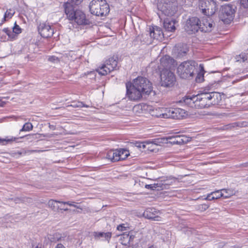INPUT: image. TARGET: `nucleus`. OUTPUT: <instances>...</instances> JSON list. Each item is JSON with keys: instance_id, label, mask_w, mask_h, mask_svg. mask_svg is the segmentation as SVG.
I'll list each match as a JSON object with an SVG mask.
<instances>
[{"instance_id": "obj_50", "label": "nucleus", "mask_w": 248, "mask_h": 248, "mask_svg": "<svg viewBox=\"0 0 248 248\" xmlns=\"http://www.w3.org/2000/svg\"><path fill=\"white\" fill-rule=\"evenodd\" d=\"M199 70H200V72H203V73H204V66H203V65L202 64H200V65H199Z\"/></svg>"}, {"instance_id": "obj_7", "label": "nucleus", "mask_w": 248, "mask_h": 248, "mask_svg": "<svg viewBox=\"0 0 248 248\" xmlns=\"http://www.w3.org/2000/svg\"><path fill=\"white\" fill-rule=\"evenodd\" d=\"M161 85L162 86L170 87L173 86L176 81L174 74L170 69H163L160 73Z\"/></svg>"}, {"instance_id": "obj_38", "label": "nucleus", "mask_w": 248, "mask_h": 248, "mask_svg": "<svg viewBox=\"0 0 248 248\" xmlns=\"http://www.w3.org/2000/svg\"><path fill=\"white\" fill-rule=\"evenodd\" d=\"M129 228L128 224H121L118 225L117 227V230L119 231H124Z\"/></svg>"}, {"instance_id": "obj_31", "label": "nucleus", "mask_w": 248, "mask_h": 248, "mask_svg": "<svg viewBox=\"0 0 248 248\" xmlns=\"http://www.w3.org/2000/svg\"><path fill=\"white\" fill-rule=\"evenodd\" d=\"M2 31L8 35L9 39L11 41L16 40V34L13 33V32H12V31L9 30V28H4L2 30Z\"/></svg>"}, {"instance_id": "obj_35", "label": "nucleus", "mask_w": 248, "mask_h": 248, "mask_svg": "<svg viewBox=\"0 0 248 248\" xmlns=\"http://www.w3.org/2000/svg\"><path fill=\"white\" fill-rule=\"evenodd\" d=\"M71 106L73 108H82V107H85V108H88L89 106L84 104L82 102L78 101L77 102H74L73 103L68 106V107Z\"/></svg>"}, {"instance_id": "obj_47", "label": "nucleus", "mask_w": 248, "mask_h": 248, "mask_svg": "<svg viewBox=\"0 0 248 248\" xmlns=\"http://www.w3.org/2000/svg\"><path fill=\"white\" fill-rule=\"evenodd\" d=\"M204 200L208 201H212L213 200H215V199L213 196L210 195V193H209L207 195L206 197L204 198Z\"/></svg>"}, {"instance_id": "obj_27", "label": "nucleus", "mask_w": 248, "mask_h": 248, "mask_svg": "<svg viewBox=\"0 0 248 248\" xmlns=\"http://www.w3.org/2000/svg\"><path fill=\"white\" fill-rule=\"evenodd\" d=\"M61 201L50 199L47 203L48 206L54 211H57L59 210L60 206L56 205V203H62Z\"/></svg>"}, {"instance_id": "obj_5", "label": "nucleus", "mask_w": 248, "mask_h": 248, "mask_svg": "<svg viewBox=\"0 0 248 248\" xmlns=\"http://www.w3.org/2000/svg\"><path fill=\"white\" fill-rule=\"evenodd\" d=\"M199 5L202 13L207 16L213 15L217 9L216 2L213 0H200Z\"/></svg>"}, {"instance_id": "obj_58", "label": "nucleus", "mask_w": 248, "mask_h": 248, "mask_svg": "<svg viewBox=\"0 0 248 248\" xmlns=\"http://www.w3.org/2000/svg\"><path fill=\"white\" fill-rule=\"evenodd\" d=\"M23 137H20V139H22V138H23Z\"/></svg>"}, {"instance_id": "obj_49", "label": "nucleus", "mask_w": 248, "mask_h": 248, "mask_svg": "<svg viewBox=\"0 0 248 248\" xmlns=\"http://www.w3.org/2000/svg\"><path fill=\"white\" fill-rule=\"evenodd\" d=\"M83 0H70V1L75 2L76 5H79Z\"/></svg>"}, {"instance_id": "obj_54", "label": "nucleus", "mask_w": 248, "mask_h": 248, "mask_svg": "<svg viewBox=\"0 0 248 248\" xmlns=\"http://www.w3.org/2000/svg\"><path fill=\"white\" fill-rule=\"evenodd\" d=\"M60 210H63L64 211H68V208H61L60 207V208H59Z\"/></svg>"}, {"instance_id": "obj_11", "label": "nucleus", "mask_w": 248, "mask_h": 248, "mask_svg": "<svg viewBox=\"0 0 248 248\" xmlns=\"http://www.w3.org/2000/svg\"><path fill=\"white\" fill-rule=\"evenodd\" d=\"M200 19L197 17L189 18L186 22L185 29L188 34H193L200 30Z\"/></svg>"}, {"instance_id": "obj_45", "label": "nucleus", "mask_w": 248, "mask_h": 248, "mask_svg": "<svg viewBox=\"0 0 248 248\" xmlns=\"http://www.w3.org/2000/svg\"><path fill=\"white\" fill-rule=\"evenodd\" d=\"M241 5L245 8H248V0H241Z\"/></svg>"}, {"instance_id": "obj_12", "label": "nucleus", "mask_w": 248, "mask_h": 248, "mask_svg": "<svg viewBox=\"0 0 248 248\" xmlns=\"http://www.w3.org/2000/svg\"><path fill=\"white\" fill-rule=\"evenodd\" d=\"M196 108H209L208 92H202L196 95Z\"/></svg>"}, {"instance_id": "obj_44", "label": "nucleus", "mask_w": 248, "mask_h": 248, "mask_svg": "<svg viewBox=\"0 0 248 248\" xmlns=\"http://www.w3.org/2000/svg\"><path fill=\"white\" fill-rule=\"evenodd\" d=\"M48 61L53 62H59L58 58L54 56L49 57Z\"/></svg>"}, {"instance_id": "obj_37", "label": "nucleus", "mask_w": 248, "mask_h": 248, "mask_svg": "<svg viewBox=\"0 0 248 248\" xmlns=\"http://www.w3.org/2000/svg\"><path fill=\"white\" fill-rule=\"evenodd\" d=\"M195 80L197 82L200 83L204 80V74L203 72H199L196 77Z\"/></svg>"}, {"instance_id": "obj_52", "label": "nucleus", "mask_w": 248, "mask_h": 248, "mask_svg": "<svg viewBox=\"0 0 248 248\" xmlns=\"http://www.w3.org/2000/svg\"><path fill=\"white\" fill-rule=\"evenodd\" d=\"M49 127L50 129H52L53 130L56 129V126L54 125H51L49 124Z\"/></svg>"}, {"instance_id": "obj_19", "label": "nucleus", "mask_w": 248, "mask_h": 248, "mask_svg": "<svg viewBox=\"0 0 248 248\" xmlns=\"http://www.w3.org/2000/svg\"><path fill=\"white\" fill-rule=\"evenodd\" d=\"M149 34L151 38L156 40H161L163 38V33L160 28L157 26L150 27Z\"/></svg>"}, {"instance_id": "obj_39", "label": "nucleus", "mask_w": 248, "mask_h": 248, "mask_svg": "<svg viewBox=\"0 0 248 248\" xmlns=\"http://www.w3.org/2000/svg\"><path fill=\"white\" fill-rule=\"evenodd\" d=\"M149 143L148 141L144 142H137L135 143V146L138 148H142L143 149L146 148V144Z\"/></svg>"}, {"instance_id": "obj_24", "label": "nucleus", "mask_w": 248, "mask_h": 248, "mask_svg": "<svg viewBox=\"0 0 248 248\" xmlns=\"http://www.w3.org/2000/svg\"><path fill=\"white\" fill-rule=\"evenodd\" d=\"M166 108H158L152 112V115L156 118H161L166 119Z\"/></svg>"}, {"instance_id": "obj_28", "label": "nucleus", "mask_w": 248, "mask_h": 248, "mask_svg": "<svg viewBox=\"0 0 248 248\" xmlns=\"http://www.w3.org/2000/svg\"><path fill=\"white\" fill-rule=\"evenodd\" d=\"M169 184V183H165L164 184H160V183H157V184H151V185H146L145 187L148 189H151L152 190H159L162 189L164 188V187L165 185H168Z\"/></svg>"}, {"instance_id": "obj_4", "label": "nucleus", "mask_w": 248, "mask_h": 248, "mask_svg": "<svg viewBox=\"0 0 248 248\" xmlns=\"http://www.w3.org/2000/svg\"><path fill=\"white\" fill-rule=\"evenodd\" d=\"M158 9L168 16H173L177 11L176 0H158Z\"/></svg>"}, {"instance_id": "obj_17", "label": "nucleus", "mask_w": 248, "mask_h": 248, "mask_svg": "<svg viewBox=\"0 0 248 248\" xmlns=\"http://www.w3.org/2000/svg\"><path fill=\"white\" fill-rule=\"evenodd\" d=\"M196 95H186L179 101L182 105L196 108Z\"/></svg>"}, {"instance_id": "obj_10", "label": "nucleus", "mask_w": 248, "mask_h": 248, "mask_svg": "<svg viewBox=\"0 0 248 248\" xmlns=\"http://www.w3.org/2000/svg\"><path fill=\"white\" fill-rule=\"evenodd\" d=\"M126 95L131 100H138L144 94L132 83L126 84Z\"/></svg>"}, {"instance_id": "obj_16", "label": "nucleus", "mask_w": 248, "mask_h": 248, "mask_svg": "<svg viewBox=\"0 0 248 248\" xmlns=\"http://www.w3.org/2000/svg\"><path fill=\"white\" fill-rule=\"evenodd\" d=\"M159 211L154 208H148L143 213V215L146 218L155 221L161 220V217H159Z\"/></svg>"}, {"instance_id": "obj_20", "label": "nucleus", "mask_w": 248, "mask_h": 248, "mask_svg": "<svg viewBox=\"0 0 248 248\" xmlns=\"http://www.w3.org/2000/svg\"><path fill=\"white\" fill-rule=\"evenodd\" d=\"M200 31L202 32H210L212 31L213 28V22L210 18L209 19H204L200 21Z\"/></svg>"}, {"instance_id": "obj_8", "label": "nucleus", "mask_w": 248, "mask_h": 248, "mask_svg": "<svg viewBox=\"0 0 248 248\" xmlns=\"http://www.w3.org/2000/svg\"><path fill=\"white\" fill-rule=\"evenodd\" d=\"M117 65V58L111 57L106 61L105 64L99 67L96 71L100 75L105 76L111 71L116 70Z\"/></svg>"}, {"instance_id": "obj_1", "label": "nucleus", "mask_w": 248, "mask_h": 248, "mask_svg": "<svg viewBox=\"0 0 248 248\" xmlns=\"http://www.w3.org/2000/svg\"><path fill=\"white\" fill-rule=\"evenodd\" d=\"M78 5L75 4V2L70 1V0L64 3V11L67 18L74 21L78 25H89V20L86 18L85 14L77 8Z\"/></svg>"}, {"instance_id": "obj_42", "label": "nucleus", "mask_w": 248, "mask_h": 248, "mask_svg": "<svg viewBox=\"0 0 248 248\" xmlns=\"http://www.w3.org/2000/svg\"><path fill=\"white\" fill-rule=\"evenodd\" d=\"M221 192H223L225 194L229 195V197L233 194V192L231 189H222Z\"/></svg>"}, {"instance_id": "obj_22", "label": "nucleus", "mask_w": 248, "mask_h": 248, "mask_svg": "<svg viewBox=\"0 0 248 248\" xmlns=\"http://www.w3.org/2000/svg\"><path fill=\"white\" fill-rule=\"evenodd\" d=\"M175 21L171 18H167L164 20V28L168 31H174L175 30Z\"/></svg>"}, {"instance_id": "obj_13", "label": "nucleus", "mask_w": 248, "mask_h": 248, "mask_svg": "<svg viewBox=\"0 0 248 248\" xmlns=\"http://www.w3.org/2000/svg\"><path fill=\"white\" fill-rule=\"evenodd\" d=\"M166 119H181L186 114L185 110L180 108H166Z\"/></svg>"}, {"instance_id": "obj_41", "label": "nucleus", "mask_w": 248, "mask_h": 248, "mask_svg": "<svg viewBox=\"0 0 248 248\" xmlns=\"http://www.w3.org/2000/svg\"><path fill=\"white\" fill-rule=\"evenodd\" d=\"M12 11V10L9 9V11L7 10L6 12L5 13L4 18L5 20L6 18H11L14 15L15 12H13V13H11V12Z\"/></svg>"}, {"instance_id": "obj_26", "label": "nucleus", "mask_w": 248, "mask_h": 248, "mask_svg": "<svg viewBox=\"0 0 248 248\" xmlns=\"http://www.w3.org/2000/svg\"><path fill=\"white\" fill-rule=\"evenodd\" d=\"M93 236L95 240H99L101 237H104L106 240L109 242L111 237V233L110 232H94Z\"/></svg>"}, {"instance_id": "obj_32", "label": "nucleus", "mask_w": 248, "mask_h": 248, "mask_svg": "<svg viewBox=\"0 0 248 248\" xmlns=\"http://www.w3.org/2000/svg\"><path fill=\"white\" fill-rule=\"evenodd\" d=\"M33 128V125L31 123L27 122L23 126H22V128L20 130V132H23V131H30Z\"/></svg>"}, {"instance_id": "obj_6", "label": "nucleus", "mask_w": 248, "mask_h": 248, "mask_svg": "<svg viewBox=\"0 0 248 248\" xmlns=\"http://www.w3.org/2000/svg\"><path fill=\"white\" fill-rule=\"evenodd\" d=\"M132 83L136 88H138L145 94H149L152 91L151 82L145 78L140 76L138 77L133 80Z\"/></svg>"}, {"instance_id": "obj_36", "label": "nucleus", "mask_w": 248, "mask_h": 248, "mask_svg": "<svg viewBox=\"0 0 248 248\" xmlns=\"http://www.w3.org/2000/svg\"><path fill=\"white\" fill-rule=\"evenodd\" d=\"M22 29L15 22V25L13 28L12 32L16 34V39L17 37V35L21 32Z\"/></svg>"}, {"instance_id": "obj_40", "label": "nucleus", "mask_w": 248, "mask_h": 248, "mask_svg": "<svg viewBox=\"0 0 248 248\" xmlns=\"http://www.w3.org/2000/svg\"><path fill=\"white\" fill-rule=\"evenodd\" d=\"M209 207V205L206 203L200 204L198 206V209L202 212L205 211Z\"/></svg>"}, {"instance_id": "obj_14", "label": "nucleus", "mask_w": 248, "mask_h": 248, "mask_svg": "<svg viewBox=\"0 0 248 248\" xmlns=\"http://www.w3.org/2000/svg\"><path fill=\"white\" fill-rule=\"evenodd\" d=\"M38 31L39 34L43 38L51 37L54 33V29L48 24L41 23L38 26Z\"/></svg>"}, {"instance_id": "obj_56", "label": "nucleus", "mask_w": 248, "mask_h": 248, "mask_svg": "<svg viewBox=\"0 0 248 248\" xmlns=\"http://www.w3.org/2000/svg\"><path fill=\"white\" fill-rule=\"evenodd\" d=\"M42 151H40V150H38V151H37V150H33V151H32V152H41Z\"/></svg>"}, {"instance_id": "obj_29", "label": "nucleus", "mask_w": 248, "mask_h": 248, "mask_svg": "<svg viewBox=\"0 0 248 248\" xmlns=\"http://www.w3.org/2000/svg\"><path fill=\"white\" fill-rule=\"evenodd\" d=\"M117 151L119 153V161L125 159L129 155V151L126 149H120L117 150Z\"/></svg>"}, {"instance_id": "obj_53", "label": "nucleus", "mask_w": 248, "mask_h": 248, "mask_svg": "<svg viewBox=\"0 0 248 248\" xmlns=\"http://www.w3.org/2000/svg\"><path fill=\"white\" fill-rule=\"evenodd\" d=\"M17 138H12L10 139H7V140H5L8 142H10V141L15 140Z\"/></svg>"}, {"instance_id": "obj_15", "label": "nucleus", "mask_w": 248, "mask_h": 248, "mask_svg": "<svg viewBox=\"0 0 248 248\" xmlns=\"http://www.w3.org/2000/svg\"><path fill=\"white\" fill-rule=\"evenodd\" d=\"M188 51L187 45L178 44L174 46L172 50L173 55L176 58H181L186 55Z\"/></svg>"}, {"instance_id": "obj_55", "label": "nucleus", "mask_w": 248, "mask_h": 248, "mask_svg": "<svg viewBox=\"0 0 248 248\" xmlns=\"http://www.w3.org/2000/svg\"><path fill=\"white\" fill-rule=\"evenodd\" d=\"M148 248H157L156 246L152 245V246H151L150 247H149Z\"/></svg>"}, {"instance_id": "obj_2", "label": "nucleus", "mask_w": 248, "mask_h": 248, "mask_svg": "<svg viewBox=\"0 0 248 248\" xmlns=\"http://www.w3.org/2000/svg\"><path fill=\"white\" fill-rule=\"evenodd\" d=\"M90 13L96 16L107 15L109 12V6L106 0H92L89 4Z\"/></svg>"}, {"instance_id": "obj_48", "label": "nucleus", "mask_w": 248, "mask_h": 248, "mask_svg": "<svg viewBox=\"0 0 248 248\" xmlns=\"http://www.w3.org/2000/svg\"><path fill=\"white\" fill-rule=\"evenodd\" d=\"M56 237L54 238V240H51L52 242H57V241H60L62 240V236H57L58 234L57 233L55 234ZM59 235V234H58Z\"/></svg>"}, {"instance_id": "obj_3", "label": "nucleus", "mask_w": 248, "mask_h": 248, "mask_svg": "<svg viewBox=\"0 0 248 248\" xmlns=\"http://www.w3.org/2000/svg\"><path fill=\"white\" fill-rule=\"evenodd\" d=\"M198 64L195 61H188L181 63L177 67V72L179 76L183 79L192 78Z\"/></svg>"}, {"instance_id": "obj_57", "label": "nucleus", "mask_w": 248, "mask_h": 248, "mask_svg": "<svg viewBox=\"0 0 248 248\" xmlns=\"http://www.w3.org/2000/svg\"><path fill=\"white\" fill-rule=\"evenodd\" d=\"M133 236L132 235H130V237H129V239L130 240L131 239H133Z\"/></svg>"}, {"instance_id": "obj_9", "label": "nucleus", "mask_w": 248, "mask_h": 248, "mask_svg": "<svg viewBox=\"0 0 248 248\" xmlns=\"http://www.w3.org/2000/svg\"><path fill=\"white\" fill-rule=\"evenodd\" d=\"M234 9L231 4H226L221 7L220 16L222 21L229 24L233 19Z\"/></svg>"}, {"instance_id": "obj_51", "label": "nucleus", "mask_w": 248, "mask_h": 248, "mask_svg": "<svg viewBox=\"0 0 248 248\" xmlns=\"http://www.w3.org/2000/svg\"><path fill=\"white\" fill-rule=\"evenodd\" d=\"M55 248H65L64 245L61 243H58Z\"/></svg>"}, {"instance_id": "obj_18", "label": "nucleus", "mask_w": 248, "mask_h": 248, "mask_svg": "<svg viewBox=\"0 0 248 248\" xmlns=\"http://www.w3.org/2000/svg\"><path fill=\"white\" fill-rule=\"evenodd\" d=\"M210 107L214 105H220L222 102V96L218 92H208Z\"/></svg>"}, {"instance_id": "obj_34", "label": "nucleus", "mask_w": 248, "mask_h": 248, "mask_svg": "<svg viewBox=\"0 0 248 248\" xmlns=\"http://www.w3.org/2000/svg\"><path fill=\"white\" fill-rule=\"evenodd\" d=\"M147 141H148V142L149 143H148V144H146V148L150 150L151 151H152V152H154V150H155V148H153L154 146H156L157 145L158 142H160L159 141H150L149 140H148Z\"/></svg>"}, {"instance_id": "obj_30", "label": "nucleus", "mask_w": 248, "mask_h": 248, "mask_svg": "<svg viewBox=\"0 0 248 248\" xmlns=\"http://www.w3.org/2000/svg\"><path fill=\"white\" fill-rule=\"evenodd\" d=\"M215 197V199H217L220 197H223L225 199L229 198V195L225 194L223 192H221L220 190H217L210 193Z\"/></svg>"}, {"instance_id": "obj_23", "label": "nucleus", "mask_w": 248, "mask_h": 248, "mask_svg": "<svg viewBox=\"0 0 248 248\" xmlns=\"http://www.w3.org/2000/svg\"><path fill=\"white\" fill-rule=\"evenodd\" d=\"M171 60L169 56H165L160 59V64L159 68L160 69H169L171 67L170 61Z\"/></svg>"}, {"instance_id": "obj_43", "label": "nucleus", "mask_w": 248, "mask_h": 248, "mask_svg": "<svg viewBox=\"0 0 248 248\" xmlns=\"http://www.w3.org/2000/svg\"><path fill=\"white\" fill-rule=\"evenodd\" d=\"M73 202H70V201H68V202H62V204H67L70 206H73V207H76L78 209H80V207L79 206H78L76 204H74L73 203Z\"/></svg>"}, {"instance_id": "obj_33", "label": "nucleus", "mask_w": 248, "mask_h": 248, "mask_svg": "<svg viewBox=\"0 0 248 248\" xmlns=\"http://www.w3.org/2000/svg\"><path fill=\"white\" fill-rule=\"evenodd\" d=\"M248 58V54H246L245 53H242L239 55L236 56L235 59L237 62H245L247 60Z\"/></svg>"}, {"instance_id": "obj_25", "label": "nucleus", "mask_w": 248, "mask_h": 248, "mask_svg": "<svg viewBox=\"0 0 248 248\" xmlns=\"http://www.w3.org/2000/svg\"><path fill=\"white\" fill-rule=\"evenodd\" d=\"M118 155L117 150H110L108 152L106 157L111 162H114L119 161Z\"/></svg>"}, {"instance_id": "obj_46", "label": "nucleus", "mask_w": 248, "mask_h": 248, "mask_svg": "<svg viewBox=\"0 0 248 248\" xmlns=\"http://www.w3.org/2000/svg\"><path fill=\"white\" fill-rule=\"evenodd\" d=\"M236 125V123H232V124H229L228 125H226L225 126H224V129H231L232 127H234V126H235Z\"/></svg>"}, {"instance_id": "obj_21", "label": "nucleus", "mask_w": 248, "mask_h": 248, "mask_svg": "<svg viewBox=\"0 0 248 248\" xmlns=\"http://www.w3.org/2000/svg\"><path fill=\"white\" fill-rule=\"evenodd\" d=\"M167 139L169 140V143L172 144L181 145L186 142V137L182 135L169 136Z\"/></svg>"}]
</instances>
